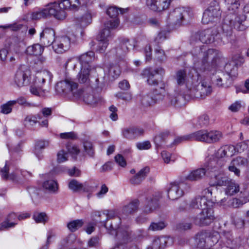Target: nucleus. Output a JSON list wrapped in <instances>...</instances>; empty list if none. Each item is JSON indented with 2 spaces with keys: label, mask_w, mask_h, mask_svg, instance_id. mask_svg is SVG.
<instances>
[{
  "label": "nucleus",
  "mask_w": 249,
  "mask_h": 249,
  "mask_svg": "<svg viewBox=\"0 0 249 249\" xmlns=\"http://www.w3.org/2000/svg\"><path fill=\"white\" fill-rule=\"evenodd\" d=\"M199 75L195 70H191L188 73L186 70H180L177 71L175 78L177 87L174 94H169L166 102L172 105L180 106V100L184 96L196 97V87L198 84Z\"/></svg>",
  "instance_id": "obj_1"
},
{
  "label": "nucleus",
  "mask_w": 249,
  "mask_h": 249,
  "mask_svg": "<svg viewBox=\"0 0 249 249\" xmlns=\"http://www.w3.org/2000/svg\"><path fill=\"white\" fill-rule=\"evenodd\" d=\"M202 54V65L200 69L211 75V80L213 84L220 88H227L232 84L233 79L222 71H216L217 61L219 58L220 53L213 49H208Z\"/></svg>",
  "instance_id": "obj_2"
},
{
  "label": "nucleus",
  "mask_w": 249,
  "mask_h": 249,
  "mask_svg": "<svg viewBox=\"0 0 249 249\" xmlns=\"http://www.w3.org/2000/svg\"><path fill=\"white\" fill-rule=\"evenodd\" d=\"M225 3L229 12L224 19L222 29L225 35L230 36L232 35L233 28L242 31L246 29V16L243 14L237 15L236 13L240 5L239 0H225Z\"/></svg>",
  "instance_id": "obj_3"
},
{
  "label": "nucleus",
  "mask_w": 249,
  "mask_h": 249,
  "mask_svg": "<svg viewBox=\"0 0 249 249\" xmlns=\"http://www.w3.org/2000/svg\"><path fill=\"white\" fill-rule=\"evenodd\" d=\"M219 162H220V160H210L205 165V167L194 170L187 175L182 176L180 178L184 182H186V180L196 181L202 179L206 174L210 175L211 173H213L214 174H217V172L219 170L220 166H221V165L219 164Z\"/></svg>",
  "instance_id": "obj_4"
},
{
  "label": "nucleus",
  "mask_w": 249,
  "mask_h": 249,
  "mask_svg": "<svg viewBox=\"0 0 249 249\" xmlns=\"http://www.w3.org/2000/svg\"><path fill=\"white\" fill-rule=\"evenodd\" d=\"M211 177V183L213 186H225V192L228 196H233L237 193L240 190L238 184L235 181L222 173L219 172L217 174L210 175Z\"/></svg>",
  "instance_id": "obj_5"
},
{
  "label": "nucleus",
  "mask_w": 249,
  "mask_h": 249,
  "mask_svg": "<svg viewBox=\"0 0 249 249\" xmlns=\"http://www.w3.org/2000/svg\"><path fill=\"white\" fill-rule=\"evenodd\" d=\"M47 6L46 8L33 12L31 16L32 19L37 20L52 16L58 20L64 19L65 15L63 11L61 10L59 8L60 6L55 5L54 2L49 3Z\"/></svg>",
  "instance_id": "obj_6"
},
{
  "label": "nucleus",
  "mask_w": 249,
  "mask_h": 249,
  "mask_svg": "<svg viewBox=\"0 0 249 249\" xmlns=\"http://www.w3.org/2000/svg\"><path fill=\"white\" fill-rule=\"evenodd\" d=\"M121 223V218L115 217L111 220L109 224L107 222H105L104 226L110 234L117 236L118 238L123 241L124 243H125L130 239V231L128 229L124 230L122 228H119Z\"/></svg>",
  "instance_id": "obj_7"
},
{
  "label": "nucleus",
  "mask_w": 249,
  "mask_h": 249,
  "mask_svg": "<svg viewBox=\"0 0 249 249\" xmlns=\"http://www.w3.org/2000/svg\"><path fill=\"white\" fill-rule=\"evenodd\" d=\"M195 140L211 144L218 142L223 138L222 133L218 130L201 129L193 133Z\"/></svg>",
  "instance_id": "obj_8"
},
{
  "label": "nucleus",
  "mask_w": 249,
  "mask_h": 249,
  "mask_svg": "<svg viewBox=\"0 0 249 249\" xmlns=\"http://www.w3.org/2000/svg\"><path fill=\"white\" fill-rule=\"evenodd\" d=\"M214 233L210 231L206 230L198 232L195 237L196 247L199 249L212 247L218 241L217 238Z\"/></svg>",
  "instance_id": "obj_9"
},
{
  "label": "nucleus",
  "mask_w": 249,
  "mask_h": 249,
  "mask_svg": "<svg viewBox=\"0 0 249 249\" xmlns=\"http://www.w3.org/2000/svg\"><path fill=\"white\" fill-rule=\"evenodd\" d=\"M190 186L186 182H184L180 178L178 181L169 184L167 189V196L169 199L174 200L183 196L185 191H188Z\"/></svg>",
  "instance_id": "obj_10"
},
{
  "label": "nucleus",
  "mask_w": 249,
  "mask_h": 249,
  "mask_svg": "<svg viewBox=\"0 0 249 249\" xmlns=\"http://www.w3.org/2000/svg\"><path fill=\"white\" fill-rule=\"evenodd\" d=\"M221 12L219 3L216 0L212 1L208 8L204 11L202 18L204 24L216 22L221 17Z\"/></svg>",
  "instance_id": "obj_11"
},
{
  "label": "nucleus",
  "mask_w": 249,
  "mask_h": 249,
  "mask_svg": "<svg viewBox=\"0 0 249 249\" xmlns=\"http://www.w3.org/2000/svg\"><path fill=\"white\" fill-rule=\"evenodd\" d=\"M77 88L78 84L71 79L60 81L55 86V90L58 93H71L76 98L80 96V92L78 91Z\"/></svg>",
  "instance_id": "obj_12"
},
{
  "label": "nucleus",
  "mask_w": 249,
  "mask_h": 249,
  "mask_svg": "<svg viewBox=\"0 0 249 249\" xmlns=\"http://www.w3.org/2000/svg\"><path fill=\"white\" fill-rule=\"evenodd\" d=\"M165 71L162 68L155 69L146 68L142 72V76L147 79V83L151 86H157L162 83V78Z\"/></svg>",
  "instance_id": "obj_13"
},
{
  "label": "nucleus",
  "mask_w": 249,
  "mask_h": 249,
  "mask_svg": "<svg viewBox=\"0 0 249 249\" xmlns=\"http://www.w3.org/2000/svg\"><path fill=\"white\" fill-rule=\"evenodd\" d=\"M165 93L164 84H161L160 89H155L144 95L142 98V104L145 106H149L162 101Z\"/></svg>",
  "instance_id": "obj_14"
},
{
  "label": "nucleus",
  "mask_w": 249,
  "mask_h": 249,
  "mask_svg": "<svg viewBox=\"0 0 249 249\" xmlns=\"http://www.w3.org/2000/svg\"><path fill=\"white\" fill-rule=\"evenodd\" d=\"M30 71L26 66H21L16 71L14 83L18 87L28 85L30 82Z\"/></svg>",
  "instance_id": "obj_15"
},
{
  "label": "nucleus",
  "mask_w": 249,
  "mask_h": 249,
  "mask_svg": "<svg viewBox=\"0 0 249 249\" xmlns=\"http://www.w3.org/2000/svg\"><path fill=\"white\" fill-rule=\"evenodd\" d=\"M214 219L213 208L202 210L201 212L194 218L193 222L195 225L200 226L210 224Z\"/></svg>",
  "instance_id": "obj_16"
},
{
  "label": "nucleus",
  "mask_w": 249,
  "mask_h": 249,
  "mask_svg": "<svg viewBox=\"0 0 249 249\" xmlns=\"http://www.w3.org/2000/svg\"><path fill=\"white\" fill-rule=\"evenodd\" d=\"M235 153V146L232 145H224L221 146L215 153V158L212 160H220L219 164L221 165L219 169L224 165V162L222 159L224 157H231L234 155Z\"/></svg>",
  "instance_id": "obj_17"
},
{
  "label": "nucleus",
  "mask_w": 249,
  "mask_h": 249,
  "mask_svg": "<svg viewBox=\"0 0 249 249\" xmlns=\"http://www.w3.org/2000/svg\"><path fill=\"white\" fill-rule=\"evenodd\" d=\"M172 0H146L147 7L154 12H160L167 10Z\"/></svg>",
  "instance_id": "obj_18"
},
{
  "label": "nucleus",
  "mask_w": 249,
  "mask_h": 249,
  "mask_svg": "<svg viewBox=\"0 0 249 249\" xmlns=\"http://www.w3.org/2000/svg\"><path fill=\"white\" fill-rule=\"evenodd\" d=\"M119 24L118 19H112L106 22L104 28L100 33L98 38H101L102 40L109 41L111 38V30L116 29L118 26Z\"/></svg>",
  "instance_id": "obj_19"
},
{
  "label": "nucleus",
  "mask_w": 249,
  "mask_h": 249,
  "mask_svg": "<svg viewBox=\"0 0 249 249\" xmlns=\"http://www.w3.org/2000/svg\"><path fill=\"white\" fill-rule=\"evenodd\" d=\"M71 46L70 39L67 36H58L55 37L53 48L57 53H62L69 50Z\"/></svg>",
  "instance_id": "obj_20"
},
{
  "label": "nucleus",
  "mask_w": 249,
  "mask_h": 249,
  "mask_svg": "<svg viewBox=\"0 0 249 249\" xmlns=\"http://www.w3.org/2000/svg\"><path fill=\"white\" fill-rule=\"evenodd\" d=\"M9 168L10 165L8 164L7 161H6L4 167L1 168L0 171V175L2 179H10L13 181H18L20 179V175L25 176V174L27 173L25 171H21L18 169H16L15 171L9 174Z\"/></svg>",
  "instance_id": "obj_21"
},
{
  "label": "nucleus",
  "mask_w": 249,
  "mask_h": 249,
  "mask_svg": "<svg viewBox=\"0 0 249 249\" xmlns=\"http://www.w3.org/2000/svg\"><path fill=\"white\" fill-rule=\"evenodd\" d=\"M53 75L48 71H43L38 73L36 77L35 83L38 87L43 89H47L49 90L52 81Z\"/></svg>",
  "instance_id": "obj_22"
},
{
  "label": "nucleus",
  "mask_w": 249,
  "mask_h": 249,
  "mask_svg": "<svg viewBox=\"0 0 249 249\" xmlns=\"http://www.w3.org/2000/svg\"><path fill=\"white\" fill-rule=\"evenodd\" d=\"M219 35L217 30L215 28H211L201 31L197 35L199 40L203 43L213 42L216 36Z\"/></svg>",
  "instance_id": "obj_23"
},
{
  "label": "nucleus",
  "mask_w": 249,
  "mask_h": 249,
  "mask_svg": "<svg viewBox=\"0 0 249 249\" xmlns=\"http://www.w3.org/2000/svg\"><path fill=\"white\" fill-rule=\"evenodd\" d=\"M144 132V130L142 128L130 126L123 128L122 134L124 138L132 140L143 135Z\"/></svg>",
  "instance_id": "obj_24"
},
{
  "label": "nucleus",
  "mask_w": 249,
  "mask_h": 249,
  "mask_svg": "<svg viewBox=\"0 0 249 249\" xmlns=\"http://www.w3.org/2000/svg\"><path fill=\"white\" fill-rule=\"evenodd\" d=\"M40 41L45 46L53 45L55 40V32L52 28L44 29L40 35Z\"/></svg>",
  "instance_id": "obj_25"
},
{
  "label": "nucleus",
  "mask_w": 249,
  "mask_h": 249,
  "mask_svg": "<svg viewBox=\"0 0 249 249\" xmlns=\"http://www.w3.org/2000/svg\"><path fill=\"white\" fill-rule=\"evenodd\" d=\"M188 15V11L185 8L178 7L170 13L169 18L176 25H180Z\"/></svg>",
  "instance_id": "obj_26"
},
{
  "label": "nucleus",
  "mask_w": 249,
  "mask_h": 249,
  "mask_svg": "<svg viewBox=\"0 0 249 249\" xmlns=\"http://www.w3.org/2000/svg\"><path fill=\"white\" fill-rule=\"evenodd\" d=\"M212 196V189L209 187L204 189L202 192V196H201V210L213 208L214 202L211 197Z\"/></svg>",
  "instance_id": "obj_27"
},
{
  "label": "nucleus",
  "mask_w": 249,
  "mask_h": 249,
  "mask_svg": "<svg viewBox=\"0 0 249 249\" xmlns=\"http://www.w3.org/2000/svg\"><path fill=\"white\" fill-rule=\"evenodd\" d=\"M55 4L59 5L60 9L64 13V19L66 17V10L68 9L72 10H76L80 4L79 0H61L60 1L54 2Z\"/></svg>",
  "instance_id": "obj_28"
},
{
  "label": "nucleus",
  "mask_w": 249,
  "mask_h": 249,
  "mask_svg": "<svg viewBox=\"0 0 249 249\" xmlns=\"http://www.w3.org/2000/svg\"><path fill=\"white\" fill-rule=\"evenodd\" d=\"M80 92V96L78 98L82 97L84 102L89 105H94L100 101L99 96L93 94L91 89H89L86 90H79Z\"/></svg>",
  "instance_id": "obj_29"
},
{
  "label": "nucleus",
  "mask_w": 249,
  "mask_h": 249,
  "mask_svg": "<svg viewBox=\"0 0 249 249\" xmlns=\"http://www.w3.org/2000/svg\"><path fill=\"white\" fill-rule=\"evenodd\" d=\"M158 201L159 197L156 196H147L144 202V212L147 213L153 212L159 206Z\"/></svg>",
  "instance_id": "obj_30"
},
{
  "label": "nucleus",
  "mask_w": 249,
  "mask_h": 249,
  "mask_svg": "<svg viewBox=\"0 0 249 249\" xmlns=\"http://www.w3.org/2000/svg\"><path fill=\"white\" fill-rule=\"evenodd\" d=\"M81 64V68L92 70L89 63L94 60V53L89 51L85 53L78 57Z\"/></svg>",
  "instance_id": "obj_31"
},
{
  "label": "nucleus",
  "mask_w": 249,
  "mask_h": 249,
  "mask_svg": "<svg viewBox=\"0 0 249 249\" xmlns=\"http://www.w3.org/2000/svg\"><path fill=\"white\" fill-rule=\"evenodd\" d=\"M169 240L170 238L165 236L155 237L151 246L148 247L147 249H163L166 247Z\"/></svg>",
  "instance_id": "obj_32"
},
{
  "label": "nucleus",
  "mask_w": 249,
  "mask_h": 249,
  "mask_svg": "<svg viewBox=\"0 0 249 249\" xmlns=\"http://www.w3.org/2000/svg\"><path fill=\"white\" fill-rule=\"evenodd\" d=\"M150 171L148 167H145L130 179V182L133 185L140 184L146 178Z\"/></svg>",
  "instance_id": "obj_33"
},
{
  "label": "nucleus",
  "mask_w": 249,
  "mask_h": 249,
  "mask_svg": "<svg viewBox=\"0 0 249 249\" xmlns=\"http://www.w3.org/2000/svg\"><path fill=\"white\" fill-rule=\"evenodd\" d=\"M18 215L14 213H9L6 220L0 224V231H4L14 227L17 223L13 222V221H15L18 219Z\"/></svg>",
  "instance_id": "obj_34"
},
{
  "label": "nucleus",
  "mask_w": 249,
  "mask_h": 249,
  "mask_svg": "<svg viewBox=\"0 0 249 249\" xmlns=\"http://www.w3.org/2000/svg\"><path fill=\"white\" fill-rule=\"evenodd\" d=\"M94 70H90L89 68H81V70L77 75L78 81L81 84H84L86 85L90 84L89 74L90 71Z\"/></svg>",
  "instance_id": "obj_35"
},
{
  "label": "nucleus",
  "mask_w": 249,
  "mask_h": 249,
  "mask_svg": "<svg viewBox=\"0 0 249 249\" xmlns=\"http://www.w3.org/2000/svg\"><path fill=\"white\" fill-rule=\"evenodd\" d=\"M49 144L50 142L47 140H40L36 142L34 152L38 159H42V151L48 147Z\"/></svg>",
  "instance_id": "obj_36"
},
{
  "label": "nucleus",
  "mask_w": 249,
  "mask_h": 249,
  "mask_svg": "<svg viewBox=\"0 0 249 249\" xmlns=\"http://www.w3.org/2000/svg\"><path fill=\"white\" fill-rule=\"evenodd\" d=\"M140 202L138 199H134L128 205L125 206L123 209V212L124 214H131L138 210Z\"/></svg>",
  "instance_id": "obj_37"
},
{
  "label": "nucleus",
  "mask_w": 249,
  "mask_h": 249,
  "mask_svg": "<svg viewBox=\"0 0 249 249\" xmlns=\"http://www.w3.org/2000/svg\"><path fill=\"white\" fill-rule=\"evenodd\" d=\"M199 95L202 98L209 95L212 92V88L211 85L206 81L201 82V85L198 89Z\"/></svg>",
  "instance_id": "obj_38"
},
{
  "label": "nucleus",
  "mask_w": 249,
  "mask_h": 249,
  "mask_svg": "<svg viewBox=\"0 0 249 249\" xmlns=\"http://www.w3.org/2000/svg\"><path fill=\"white\" fill-rule=\"evenodd\" d=\"M170 136V134L168 131H163L156 136L154 138V142L156 148H160L162 144L166 142V139Z\"/></svg>",
  "instance_id": "obj_39"
},
{
  "label": "nucleus",
  "mask_w": 249,
  "mask_h": 249,
  "mask_svg": "<svg viewBox=\"0 0 249 249\" xmlns=\"http://www.w3.org/2000/svg\"><path fill=\"white\" fill-rule=\"evenodd\" d=\"M43 47L39 44H36L29 46L26 49V53L30 55H39L43 52Z\"/></svg>",
  "instance_id": "obj_40"
},
{
  "label": "nucleus",
  "mask_w": 249,
  "mask_h": 249,
  "mask_svg": "<svg viewBox=\"0 0 249 249\" xmlns=\"http://www.w3.org/2000/svg\"><path fill=\"white\" fill-rule=\"evenodd\" d=\"M95 216L101 217V218L99 221L103 223H105L108 219L112 220L115 217H118L115 215L114 212L108 211H106L104 212H97L96 213Z\"/></svg>",
  "instance_id": "obj_41"
},
{
  "label": "nucleus",
  "mask_w": 249,
  "mask_h": 249,
  "mask_svg": "<svg viewBox=\"0 0 249 249\" xmlns=\"http://www.w3.org/2000/svg\"><path fill=\"white\" fill-rule=\"evenodd\" d=\"M92 20L91 15L89 13H86L80 18L77 19V24L81 28H85L88 26Z\"/></svg>",
  "instance_id": "obj_42"
},
{
  "label": "nucleus",
  "mask_w": 249,
  "mask_h": 249,
  "mask_svg": "<svg viewBox=\"0 0 249 249\" xmlns=\"http://www.w3.org/2000/svg\"><path fill=\"white\" fill-rule=\"evenodd\" d=\"M236 65L234 61L227 63L225 66V70L226 72L225 74H228L232 78L233 77H235L237 74Z\"/></svg>",
  "instance_id": "obj_43"
},
{
  "label": "nucleus",
  "mask_w": 249,
  "mask_h": 249,
  "mask_svg": "<svg viewBox=\"0 0 249 249\" xmlns=\"http://www.w3.org/2000/svg\"><path fill=\"white\" fill-rule=\"evenodd\" d=\"M128 9L127 8L126 9H121V8H118L116 6H110L108 8V9L107 10V14L108 15L110 18H114L115 19L119 15V11L120 12V13L121 14H123L124 13L126 12L127 11Z\"/></svg>",
  "instance_id": "obj_44"
},
{
  "label": "nucleus",
  "mask_w": 249,
  "mask_h": 249,
  "mask_svg": "<svg viewBox=\"0 0 249 249\" xmlns=\"http://www.w3.org/2000/svg\"><path fill=\"white\" fill-rule=\"evenodd\" d=\"M43 187L50 192L55 193L58 189V185L54 180H49L44 182Z\"/></svg>",
  "instance_id": "obj_45"
},
{
  "label": "nucleus",
  "mask_w": 249,
  "mask_h": 249,
  "mask_svg": "<svg viewBox=\"0 0 249 249\" xmlns=\"http://www.w3.org/2000/svg\"><path fill=\"white\" fill-rule=\"evenodd\" d=\"M201 196H198L192 199L186 208L187 210H191L195 209H200Z\"/></svg>",
  "instance_id": "obj_46"
},
{
  "label": "nucleus",
  "mask_w": 249,
  "mask_h": 249,
  "mask_svg": "<svg viewBox=\"0 0 249 249\" xmlns=\"http://www.w3.org/2000/svg\"><path fill=\"white\" fill-rule=\"evenodd\" d=\"M84 225V221L82 219L72 220L68 223L67 227L71 232H74Z\"/></svg>",
  "instance_id": "obj_47"
},
{
  "label": "nucleus",
  "mask_w": 249,
  "mask_h": 249,
  "mask_svg": "<svg viewBox=\"0 0 249 249\" xmlns=\"http://www.w3.org/2000/svg\"><path fill=\"white\" fill-rule=\"evenodd\" d=\"M42 117L40 114H38L36 116H27L24 121L25 122V125L27 126H32L35 125L38 122L37 120H41Z\"/></svg>",
  "instance_id": "obj_48"
},
{
  "label": "nucleus",
  "mask_w": 249,
  "mask_h": 249,
  "mask_svg": "<svg viewBox=\"0 0 249 249\" xmlns=\"http://www.w3.org/2000/svg\"><path fill=\"white\" fill-rule=\"evenodd\" d=\"M33 218L36 223L45 224L48 221V217L45 213L35 212L33 213Z\"/></svg>",
  "instance_id": "obj_49"
},
{
  "label": "nucleus",
  "mask_w": 249,
  "mask_h": 249,
  "mask_svg": "<svg viewBox=\"0 0 249 249\" xmlns=\"http://www.w3.org/2000/svg\"><path fill=\"white\" fill-rule=\"evenodd\" d=\"M210 118L206 114H202L199 115L197 119L196 125L200 127L207 126L209 124Z\"/></svg>",
  "instance_id": "obj_50"
},
{
  "label": "nucleus",
  "mask_w": 249,
  "mask_h": 249,
  "mask_svg": "<svg viewBox=\"0 0 249 249\" xmlns=\"http://www.w3.org/2000/svg\"><path fill=\"white\" fill-rule=\"evenodd\" d=\"M15 105V102L14 101H9L6 103L0 106V112L7 114L12 112V107Z\"/></svg>",
  "instance_id": "obj_51"
},
{
  "label": "nucleus",
  "mask_w": 249,
  "mask_h": 249,
  "mask_svg": "<svg viewBox=\"0 0 249 249\" xmlns=\"http://www.w3.org/2000/svg\"><path fill=\"white\" fill-rule=\"evenodd\" d=\"M69 188L76 192L81 191L83 188V185L76 179H72L69 183Z\"/></svg>",
  "instance_id": "obj_52"
},
{
  "label": "nucleus",
  "mask_w": 249,
  "mask_h": 249,
  "mask_svg": "<svg viewBox=\"0 0 249 249\" xmlns=\"http://www.w3.org/2000/svg\"><path fill=\"white\" fill-rule=\"evenodd\" d=\"M30 91L32 94L37 96H42L46 92H48L47 89L40 88V87L37 88L36 86H31Z\"/></svg>",
  "instance_id": "obj_53"
},
{
  "label": "nucleus",
  "mask_w": 249,
  "mask_h": 249,
  "mask_svg": "<svg viewBox=\"0 0 249 249\" xmlns=\"http://www.w3.org/2000/svg\"><path fill=\"white\" fill-rule=\"evenodd\" d=\"M195 140V137H194L193 133H192V134H190L189 135H185V136L178 137H177V138H176L174 140L173 142H172V143L171 144V146L177 145L183 142L189 141V140Z\"/></svg>",
  "instance_id": "obj_54"
},
{
  "label": "nucleus",
  "mask_w": 249,
  "mask_h": 249,
  "mask_svg": "<svg viewBox=\"0 0 249 249\" xmlns=\"http://www.w3.org/2000/svg\"><path fill=\"white\" fill-rule=\"evenodd\" d=\"M155 57L158 61L162 62L166 59V55L164 50L158 47L155 50Z\"/></svg>",
  "instance_id": "obj_55"
},
{
  "label": "nucleus",
  "mask_w": 249,
  "mask_h": 249,
  "mask_svg": "<svg viewBox=\"0 0 249 249\" xmlns=\"http://www.w3.org/2000/svg\"><path fill=\"white\" fill-rule=\"evenodd\" d=\"M166 224L163 221L152 222L148 228V230L152 231H160L163 229Z\"/></svg>",
  "instance_id": "obj_56"
},
{
  "label": "nucleus",
  "mask_w": 249,
  "mask_h": 249,
  "mask_svg": "<svg viewBox=\"0 0 249 249\" xmlns=\"http://www.w3.org/2000/svg\"><path fill=\"white\" fill-rule=\"evenodd\" d=\"M231 218L232 223L237 228L240 229L244 227L245 222L242 218L237 217L236 214H232Z\"/></svg>",
  "instance_id": "obj_57"
},
{
  "label": "nucleus",
  "mask_w": 249,
  "mask_h": 249,
  "mask_svg": "<svg viewBox=\"0 0 249 249\" xmlns=\"http://www.w3.org/2000/svg\"><path fill=\"white\" fill-rule=\"evenodd\" d=\"M99 40V43L97 48L96 49V51L100 53H103L105 52L108 45V42L107 40H102L101 38H98Z\"/></svg>",
  "instance_id": "obj_58"
},
{
  "label": "nucleus",
  "mask_w": 249,
  "mask_h": 249,
  "mask_svg": "<svg viewBox=\"0 0 249 249\" xmlns=\"http://www.w3.org/2000/svg\"><path fill=\"white\" fill-rule=\"evenodd\" d=\"M67 149L69 153L74 159L76 158V156L80 152V150L75 145L68 144L67 145Z\"/></svg>",
  "instance_id": "obj_59"
},
{
  "label": "nucleus",
  "mask_w": 249,
  "mask_h": 249,
  "mask_svg": "<svg viewBox=\"0 0 249 249\" xmlns=\"http://www.w3.org/2000/svg\"><path fill=\"white\" fill-rule=\"evenodd\" d=\"M121 71L118 66H111L108 70L109 75L113 78H117L120 74Z\"/></svg>",
  "instance_id": "obj_60"
},
{
  "label": "nucleus",
  "mask_w": 249,
  "mask_h": 249,
  "mask_svg": "<svg viewBox=\"0 0 249 249\" xmlns=\"http://www.w3.org/2000/svg\"><path fill=\"white\" fill-rule=\"evenodd\" d=\"M84 147L85 151L87 152V154L90 157H92L94 155V150L92 146V144L91 142L86 141L84 142Z\"/></svg>",
  "instance_id": "obj_61"
},
{
  "label": "nucleus",
  "mask_w": 249,
  "mask_h": 249,
  "mask_svg": "<svg viewBox=\"0 0 249 249\" xmlns=\"http://www.w3.org/2000/svg\"><path fill=\"white\" fill-rule=\"evenodd\" d=\"M233 164H236L237 166H245L248 164V160L246 158L238 157L232 160Z\"/></svg>",
  "instance_id": "obj_62"
},
{
  "label": "nucleus",
  "mask_w": 249,
  "mask_h": 249,
  "mask_svg": "<svg viewBox=\"0 0 249 249\" xmlns=\"http://www.w3.org/2000/svg\"><path fill=\"white\" fill-rule=\"evenodd\" d=\"M151 146V143L149 141L139 142L136 143L137 148L140 150L149 149Z\"/></svg>",
  "instance_id": "obj_63"
},
{
  "label": "nucleus",
  "mask_w": 249,
  "mask_h": 249,
  "mask_svg": "<svg viewBox=\"0 0 249 249\" xmlns=\"http://www.w3.org/2000/svg\"><path fill=\"white\" fill-rule=\"evenodd\" d=\"M115 161L120 166L124 167L126 165V162L124 157L121 154H117L115 156Z\"/></svg>",
  "instance_id": "obj_64"
}]
</instances>
